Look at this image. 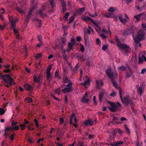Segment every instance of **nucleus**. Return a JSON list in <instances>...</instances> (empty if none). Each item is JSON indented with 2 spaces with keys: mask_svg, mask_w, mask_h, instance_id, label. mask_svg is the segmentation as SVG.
Instances as JSON below:
<instances>
[{
  "mask_svg": "<svg viewBox=\"0 0 146 146\" xmlns=\"http://www.w3.org/2000/svg\"><path fill=\"white\" fill-rule=\"evenodd\" d=\"M106 73L112 82L113 85L117 89H119L120 97L123 103L125 106H127L129 104H132L131 99L129 96H126L123 100L122 98V92L116 82L114 81V79H116L117 77V75L115 72H112L111 69H107L106 72Z\"/></svg>",
  "mask_w": 146,
  "mask_h": 146,
  "instance_id": "nucleus-1",
  "label": "nucleus"
},
{
  "mask_svg": "<svg viewBox=\"0 0 146 146\" xmlns=\"http://www.w3.org/2000/svg\"><path fill=\"white\" fill-rule=\"evenodd\" d=\"M145 33L143 30H140L137 33L136 37L133 38L134 41V45L135 46V49L138 47L141 46V44L139 43V42L141 40L145 39Z\"/></svg>",
  "mask_w": 146,
  "mask_h": 146,
  "instance_id": "nucleus-2",
  "label": "nucleus"
},
{
  "mask_svg": "<svg viewBox=\"0 0 146 146\" xmlns=\"http://www.w3.org/2000/svg\"><path fill=\"white\" fill-rule=\"evenodd\" d=\"M32 6H31L30 11L28 12L25 19V21L26 23H28L29 21L31 16L33 12L36 9V5L35 4H33Z\"/></svg>",
  "mask_w": 146,
  "mask_h": 146,
  "instance_id": "nucleus-3",
  "label": "nucleus"
},
{
  "mask_svg": "<svg viewBox=\"0 0 146 146\" xmlns=\"http://www.w3.org/2000/svg\"><path fill=\"white\" fill-rule=\"evenodd\" d=\"M108 102L111 106L109 108L110 110L111 111L115 112L117 108L121 107V105L118 102H117L116 104L110 102Z\"/></svg>",
  "mask_w": 146,
  "mask_h": 146,
  "instance_id": "nucleus-4",
  "label": "nucleus"
},
{
  "mask_svg": "<svg viewBox=\"0 0 146 146\" xmlns=\"http://www.w3.org/2000/svg\"><path fill=\"white\" fill-rule=\"evenodd\" d=\"M33 80L35 82L38 84V85L37 86V88H39L42 82L43 77L42 75L41 74H40L37 76L35 75L33 76Z\"/></svg>",
  "mask_w": 146,
  "mask_h": 146,
  "instance_id": "nucleus-5",
  "label": "nucleus"
},
{
  "mask_svg": "<svg viewBox=\"0 0 146 146\" xmlns=\"http://www.w3.org/2000/svg\"><path fill=\"white\" fill-rule=\"evenodd\" d=\"M2 79L3 80L4 82L10 85H12L14 82L13 79L8 74H6L3 76Z\"/></svg>",
  "mask_w": 146,
  "mask_h": 146,
  "instance_id": "nucleus-6",
  "label": "nucleus"
},
{
  "mask_svg": "<svg viewBox=\"0 0 146 146\" xmlns=\"http://www.w3.org/2000/svg\"><path fill=\"white\" fill-rule=\"evenodd\" d=\"M117 45L118 48L121 50H123L127 49V52L128 53L130 51V47L127 46L126 44L119 43H117Z\"/></svg>",
  "mask_w": 146,
  "mask_h": 146,
  "instance_id": "nucleus-7",
  "label": "nucleus"
},
{
  "mask_svg": "<svg viewBox=\"0 0 146 146\" xmlns=\"http://www.w3.org/2000/svg\"><path fill=\"white\" fill-rule=\"evenodd\" d=\"M70 125H72L75 127H77V119L75 117V115L73 113L70 117Z\"/></svg>",
  "mask_w": 146,
  "mask_h": 146,
  "instance_id": "nucleus-8",
  "label": "nucleus"
},
{
  "mask_svg": "<svg viewBox=\"0 0 146 146\" xmlns=\"http://www.w3.org/2000/svg\"><path fill=\"white\" fill-rule=\"evenodd\" d=\"M45 8L46 6L44 5H42L41 9L36 11L37 13L40 15V16L42 18H45L46 17V14L43 13V12L45 11Z\"/></svg>",
  "mask_w": 146,
  "mask_h": 146,
  "instance_id": "nucleus-9",
  "label": "nucleus"
},
{
  "mask_svg": "<svg viewBox=\"0 0 146 146\" xmlns=\"http://www.w3.org/2000/svg\"><path fill=\"white\" fill-rule=\"evenodd\" d=\"M125 18L123 19V16L122 15H119V18L120 21L124 24L129 20V17L126 14H125Z\"/></svg>",
  "mask_w": 146,
  "mask_h": 146,
  "instance_id": "nucleus-10",
  "label": "nucleus"
},
{
  "mask_svg": "<svg viewBox=\"0 0 146 146\" xmlns=\"http://www.w3.org/2000/svg\"><path fill=\"white\" fill-rule=\"evenodd\" d=\"M72 85L70 84L67 85L66 87L64 88V89H62V92L64 93L70 92L72 90Z\"/></svg>",
  "mask_w": 146,
  "mask_h": 146,
  "instance_id": "nucleus-11",
  "label": "nucleus"
},
{
  "mask_svg": "<svg viewBox=\"0 0 146 146\" xmlns=\"http://www.w3.org/2000/svg\"><path fill=\"white\" fill-rule=\"evenodd\" d=\"M63 82L64 83H68V84H72V83L70 79H69L66 75H64V77L63 78Z\"/></svg>",
  "mask_w": 146,
  "mask_h": 146,
  "instance_id": "nucleus-12",
  "label": "nucleus"
},
{
  "mask_svg": "<svg viewBox=\"0 0 146 146\" xmlns=\"http://www.w3.org/2000/svg\"><path fill=\"white\" fill-rule=\"evenodd\" d=\"M96 123L95 120L92 121V119H88L84 121V123L86 125H93L94 123Z\"/></svg>",
  "mask_w": 146,
  "mask_h": 146,
  "instance_id": "nucleus-13",
  "label": "nucleus"
},
{
  "mask_svg": "<svg viewBox=\"0 0 146 146\" xmlns=\"http://www.w3.org/2000/svg\"><path fill=\"white\" fill-rule=\"evenodd\" d=\"M49 3L50 8V10H48V12L51 13L53 11L54 8V0H49Z\"/></svg>",
  "mask_w": 146,
  "mask_h": 146,
  "instance_id": "nucleus-14",
  "label": "nucleus"
},
{
  "mask_svg": "<svg viewBox=\"0 0 146 146\" xmlns=\"http://www.w3.org/2000/svg\"><path fill=\"white\" fill-rule=\"evenodd\" d=\"M86 79L87 80L84 83H82V84L86 88H87V86L89 85L90 84V79L87 76H86Z\"/></svg>",
  "mask_w": 146,
  "mask_h": 146,
  "instance_id": "nucleus-15",
  "label": "nucleus"
},
{
  "mask_svg": "<svg viewBox=\"0 0 146 146\" xmlns=\"http://www.w3.org/2000/svg\"><path fill=\"white\" fill-rule=\"evenodd\" d=\"M143 15H144V13H141L139 14L135 15L134 18L136 19L137 21H139V20L141 17L143 18H144V17H142Z\"/></svg>",
  "mask_w": 146,
  "mask_h": 146,
  "instance_id": "nucleus-16",
  "label": "nucleus"
},
{
  "mask_svg": "<svg viewBox=\"0 0 146 146\" xmlns=\"http://www.w3.org/2000/svg\"><path fill=\"white\" fill-rule=\"evenodd\" d=\"M138 92L139 93L140 95L141 96V94H143L144 91V88L142 86H140L138 88Z\"/></svg>",
  "mask_w": 146,
  "mask_h": 146,
  "instance_id": "nucleus-17",
  "label": "nucleus"
},
{
  "mask_svg": "<svg viewBox=\"0 0 146 146\" xmlns=\"http://www.w3.org/2000/svg\"><path fill=\"white\" fill-rule=\"evenodd\" d=\"M104 93L105 91L103 90L101 92L99 95V99L100 103H101L102 102Z\"/></svg>",
  "mask_w": 146,
  "mask_h": 146,
  "instance_id": "nucleus-18",
  "label": "nucleus"
},
{
  "mask_svg": "<svg viewBox=\"0 0 146 146\" xmlns=\"http://www.w3.org/2000/svg\"><path fill=\"white\" fill-rule=\"evenodd\" d=\"M25 89L27 91H30L31 90L33 87L31 85L29 84H26L25 85Z\"/></svg>",
  "mask_w": 146,
  "mask_h": 146,
  "instance_id": "nucleus-19",
  "label": "nucleus"
},
{
  "mask_svg": "<svg viewBox=\"0 0 146 146\" xmlns=\"http://www.w3.org/2000/svg\"><path fill=\"white\" fill-rule=\"evenodd\" d=\"M92 21V23L95 25L96 27H95V29L98 32L99 30L100 31V27L98 26L96 22L94 21L92 19V21Z\"/></svg>",
  "mask_w": 146,
  "mask_h": 146,
  "instance_id": "nucleus-20",
  "label": "nucleus"
},
{
  "mask_svg": "<svg viewBox=\"0 0 146 146\" xmlns=\"http://www.w3.org/2000/svg\"><path fill=\"white\" fill-rule=\"evenodd\" d=\"M88 97V95L86 92L84 96L82 98V101L84 102H87L88 101V99H84L85 97L87 98Z\"/></svg>",
  "mask_w": 146,
  "mask_h": 146,
  "instance_id": "nucleus-21",
  "label": "nucleus"
},
{
  "mask_svg": "<svg viewBox=\"0 0 146 146\" xmlns=\"http://www.w3.org/2000/svg\"><path fill=\"white\" fill-rule=\"evenodd\" d=\"M146 54V53L145 52L143 51L141 52L140 54L141 57L143 59V60L145 62H146V57L145 56Z\"/></svg>",
  "mask_w": 146,
  "mask_h": 146,
  "instance_id": "nucleus-22",
  "label": "nucleus"
},
{
  "mask_svg": "<svg viewBox=\"0 0 146 146\" xmlns=\"http://www.w3.org/2000/svg\"><path fill=\"white\" fill-rule=\"evenodd\" d=\"M85 10V8L84 7L79 9L78 10H77L76 11V12L79 14H81Z\"/></svg>",
  "mask_w": 146,
  "mask_h": 146,
  "instance_id": "nucleus-23",
  "label": "nucleus"
},
{
  "mask_svg": "<svg viewBox=\"0 0 146 146\" xmlns=\"http://www.w3.org/2000/svg\"><path fill=\"white\" fill-rule=\"evenodd\" d=\"M116 133H117L115 131V129L112 133V135H111L110 136V138L112 140L114 139L116 135Z\"/></svg>",
  "mask_w": 146,
  "mask_h": 146,
  "instance_id": "nucleus-24",
  "label": "nucleus"
},
{
  "mask_svg": "<svg viewBox=\"0 0 146 146\" xmlns=\"http://www.w3.org/2000/svg\"><path fill=\"white\" fill-rule=\"evenodd\" d=\"M24 100L25 102L28 103H31L33 101L32 99L29 97L25 98Z\"/></svg>",
  "mask_w": 146,
  "mask_h": 146,
  "instance_id": "nucleus-25",
  "label": "nucleus"
},
{
  "mask_svg": "<svg viewBox=\"0 0 146 146\" xmlns=\"http://www.w3.org/2000/svg\"><path fill=\"white\" fill-rule=\"evenodd\" d=\"M74 45H73L72 44H71L70 42H68V50L67 51H68V52H69L70 50L72 49H73Z\"/></svg>",
  "mask_w": 146,
  "mask_h": 146,
  "instance_id": "nucleus-26",
  "label": "nucleus"
},
{
  "mask_svg": "<svg viewBox=\"0 0 146 146\" xmlns=\"http://www.w3.org/2000/svg\"><path fill=\"white\" fill-rule=\"evenodd\" d=\"M82 19L85 21H92V19L88 16H84L82 17Z\"/></svg>",
  "mask_w": 146,
  "mask_h": 146,
  "instance_id": "nucleus-27",
  "label": "nucleus"
},
{
  "mask_svg": "<svg viewBox=\"0 0 146 146\" xmlns=\"http://www.w3.org/2000/svg\"><path fill=\"white\" fill-rule=\"evenodd\" d=\"M102 33L105 34L110 33H111L110 31V29H109V31H107L106 29H103L102 30Z\"/></svg>",
  "mask_w": 146,
  "mask_h": 146,
  "instance_id": "nucleus-28",
  "label": "nucleus"
},
{
  "mask_svg": "<svg viewBox=\"0 0 146 146\" xmlns=\"http://www.w3.org/2000/svg\"><path fill=\"white\" fill-rule=\"evenodd\" d=\"M62 11L63 12H64L66 10V3L64 2H62Z\"/></svg>",
  "mask_w": 146,
  "mask_h": 146,
  "instance_id": "nucleus-29",
  "label": "nucleus"
},
{
  "mask_svg": "<svg viewBox=\"0 0 146 146\" xmlns=\"http://www.w3.org/2000/svg\"><path fill=\"white\" fill-rule=\"evenodd\" d=\"M119 71H125L127 69V68L124 66H121L118 67Z\"/></svg>",
  "mask_w": 146,
  "mask_h": 146,
  "instance_id": "nucleus-30",
  "label": "nucleus"
},
{
  "mask_svg": "<svg viewBox=\"0 0 146 146\" xmlns=\"http://www.w3.org/2000/svg\"><path fill=\"white\" fill-rule=\"evenodd\" d=\"M9 18L11 23H16L17 21L16 20H14L13 17H9Z\"/></svg>",
  "mask_w": 146,
  "mask_h": 146,
  "instance_id": "nucleus-31",
  "label": "nucleus"
},
{
  "mask_svg": "<svg viewBox=\"0 0 146 146\" xmlns=\"http://www.w3.org/2000/svg\"><path fill=\"white\" fill-rule=\"evenodd\" d=\"M115 131L117 133H120V134H122L123 133L122 131L120 129L117 128H116L115 129Z\"/></svg>",
  "mask_w": 146,
  "mask_h": 146,
  "instance_id": "nucleus-32",
  "label": "nucleus"
},
{
  "mask_svg": "<svg viewBox=\"0 0 146 146\" xmlns=\"http://www.w3.org/2000/svg\"><path fill=\"white\" fill-rule=\"evenodd\" d=\"M112 14L110 13H105L104 15V16L106 17L109 18L111 17V15Z\"/></svg>",
  "mask_w": 146,
  "mask_h": 146,
  "instance_id": "nucleus-33",
  "label": "nucleus"
},
{
  "mask_svg": "<svg viewBox=\"0 0 146 146\" xmlns=\"http://www.w3.org/2000/svg\"><path fill=\"white\" fill-rule=\"evenodd\" d=\"M116 10V9L115 7H110L109 9V11L110 12H113Z\"/></svg>",
  "mask_w": 146,
  "mask_h": 146,
  "instance_id": "nucleus-34",
  "label": "nucleus"
},
{
  "mask_svg": "<svg viewBox=\"0 0 146 146\" xmlns=\"http://www.w3.org/2000/svg\"><path fill=\"white\" fill-rule=\"evenodd\" d=\"M100 80H97L96 81V84L97 87L98 88H100Z\"/></svg>",
  "mask_w": 146,
  "mask_h": 146,
  "instance_id": "nucleus-35",
  "label": "nucleus"
},
{
  "mask_svg": "<svg viewBox=\"0 0 146 146\" xmlns=\"http://www.w3.org/2000/svg\"><path fill=\"white\" fill-rule=\"evenodd\" d=\"M141 26L143 29L146 31V23H141Z\"/></svg>",
  "mask_w": 146,
  "mask_h": 146,
  "instance_id": "nucleus-36",
  "label": "nucleus"
},
{
  "mask_svg": "<svg viewBox=\"0 0 146 146\" xmlns=\"http://www.w3.org/2000/svg\"><path fill=\"white\" fill-rule=\"evenodd\" d=\"M5 112V110L3 108H0V115H2Z\"/></svg>",
  "mask_w": 146,
  "mask_h": 146,
  "instance_id": "nucleus-37",
  "label": "nucleus"
},
{
  "mask_svg": "<svg viewBox=\"0 0 146 146\" xmlns=\"http://www.w3.org/2000/svg\"><path fill=\"white\" fill-rule=\"evenodd\" d=\"M69 15V13H66L64 17V19L65 20H67L68 17Z\"/></svg>",
  "mask_w": 146,
  "mask_h": 146,
  "instance_id": "nucleus-38",
  "label": "nucleus"
},
{
  "mask_svg": "<svg viewBox=\"0 0 146 146\" xmlns=\"http://www.w3.org/2000/svg\"><path fill=\"white\" fill-rule=\"evenodd\" d=\"M105 34L102 33L100 35V36L103 39H104L108 37L106 36L105 35Z\"/></svg>",
  "mask_w": 146,
  "mask_h": 146,
  "instance_id": "nucleus-39",
  "label": "nucleus"
},
{
  "mask_svg": "<svg viewBox=\"0 0 146 146\" xmlns=\"http://www.w3.org/2000/svg\"><path fill=\"white\" fill-rule=\"evenodd\" d=\"M116 142L117 144V146H119V145L123 144V142L121 141H119Z\"/></svg>",
  "mask_w": 146,
  "mask_h": 146,
  "instance_id": "nucleus-40",
  "label": "nucleus"
},
{
  "mask_svg": "<svg viewBox=\"0 0 146 146\" xmlns=\"http://www.w3.org/2000/svg\"><path fill=\"white\" fill-rule=\"evenodd\" d=\"M11 29H15V23H11Z\"/></svg>",
  "mask_w": 146,
  "mask_h": 146,
  "instance_id": "nucleus-41",
  "label": "nucleus"
},
{
  "mask_svg": "<svg viewBox=\"0 0 146 146\" xmlns=\"http://www.w3.org/2000/svg\"><path fill=\"white\" fill-rule=\"evenodd\" d=\"M118 120V118L117 117H115L114 116H113L112 121L116 122V121Z\"/></svg>",
  "mask_w": 146,
  "mask_h": 146,
  "instance_id": "nucleus-42",
  "label": "nucleus"
},
{
  "mask_svg": "<svg viewBox=\"0 0 146 146\" xmlns=\"http://www.w3.org/2000/svg\"><path fill=\"white\" fill-rule=\"evenodd\" d=\"M125 128L129 134L130 133V130L128 128L127 125L125 124L124 125Z\"/></svg>",
  "mask_w": 146,
  "mask_h": 146,
  "instance_id": "nucleus-43",
  "label": "nucleus"
},
{
  "mask_svg": "<svg viewBox=\"0 0 146 146\" xmlns=\"http://www.w3.org/2000/svg\"><path fill=\"white\" fill-rule=\"evenodd\" d=\"M36 21L38 22V24H39V27H40L41 26V21L38 19H35Z\"/></svg>",
  "mask_w": 146,
  "mask_h": 146,
  "instance_id": "nucleus-44",
  "label": "nucleus"
},
{
  "mask_svg": "<svg viewBox=\"0 0 146 146\" xmlns=\"http://www.w3.org/2000/svg\"><path fill=\"white\" fill-rule=\"evenodd\" d=\"M18 11L21 13L24 14L25 13L24 11L22 10L21 9L17 7V8Z\"/></svg>",
  "mask_w": 146,
  "mask_h": 146,
  "instance_id": "nucleus-45",
  "label": "nucleus"
},
{
  "mask_svg": "<svg viewBox=\"0 0 146 146\" xmlns=\"http://www.w3.org/2000/svg\"><path fill=\"white\" fill-rule=\"evenodd\" d=\"M20 126L21 127V130H23L26 127V125L25 124H20Z\"/></svg>",
  "mask_w": 146,
  "mask_h": 146,
  "instance_id": "nucleus-46",
  "label": "nucleus"
},
{
  "mask_svg": "<svg viewBox=\"0 0 146 146\" xmlns=\"http://www.w3.org/2000/svg\"><path fill=\"white\" fill-rule=\"evenodd\" d=\"M90 59H88L86 60V65L88 66H89L90 65Z\"/></svg>",
  "mask_w": 146,
  "mask_h": 146,
  "instance_id": "nucleus-47",
  "label": "nucleus"
},
{
  "mask_svg": "<svg viewBox=\"0 0 146 146\" xmlns=\"http://www.w3.org/2000/svg\"><path fill=\"white\" fill-rule=\"evenodd\" d=\"M143 61V59L139 57L138 59V63H142Z\"/></svg>",
  "mask_w": 146,
  "mask_h": 146,
  "instance_id": "nucleus-48",
  "label": "nucleus"
},
{
  "mask_svg": "<svg viewBox=\"0 0 146 146\" xmlns=\"http://www.w3.org/2000/svg\"><path fill=\"white\" fill-rule=\"evenodd\" d=\"M19 129V127L18 125H16L15 127H13L12 128V130L15 129L18 130Z\"/></svg>",
  "mask_w": 146,
  "mask_h": 146,
  "instance_id": "nucleus-49",
  "label": "nucleus"
},
{
  "mask_svg": "<svg viewBox=\"0 0 146 146\" xmlns=\"http://www.w3.org/2000/svg\"><path fill=\"white\" fill-rule=\"evenodd\" d=\"M3 72L5 73H8L10 72L11 70L9 69H7L4 70Z\"/></svg>",
  "mask_w": 146,
  "mask_h": 146,
  "instance_id": "nucleus-50",
  "label": "nucleus"
},
{
  "mask_svg": "<svg viewBox=\"0 0 146 146\" xmlns=\"http://www.w3.org/2000/svg\"><path fill=\"white\" fill-rule=\"evenodd\" d=\"M35 0H32L31 1V6H32V5L33 4H35L36 5V9H37V3H36V2H35Z\"/></svg>",
  "mask_w": 146,
  "mask_h": 146,
  "instance_id": "nucleus-51",
  "label": "nucleus"
},
{
  "mask_svg": "<svg viewBox=\"0 0 146 146\" xmlns=\"http://www.w3.org/2000/svg\"><path fill=\"white\" fill-rule=\"evenodd\" d=\"M88 15L89 16L92 17H95L97 16V14L96 13H95L94 15H92L90 13H88Z\"/></svg>",
  "mask_w": 146,
  "mask_h": 146,
  "instance_id": "nucleus-52",
  "label": "nucleus"
},
{
  "mask_svg": "<svg viewBox=\"0 0 146 146\" xmlns=\"http://www.w3.org/2000/svg\"><path fill=\"white\" fill-rule=\"evenodd\" d=\"M34 121L35 123V125L37 127H39V125L38 123V121L36 119H35L34 120Z\"/></svg>",
  "mask_w": 146,
  "mask_h": 146,
  "instance_id": "nucleus-53",
  "label": "nucleus"
},
{
  "mask_svg": "<svg viewBox=\"0 0 146 146\" xmlns=\"http://www.w3.org/2000/svg\"><path fill=\"white\" fill-rule=\"evenodd\" d=\"M41 55H42L41 54L38 53V54H37L35 56V57L37 59H38V58H39L41 56Z\"/></svg>",
  "mask_w": 146,
  "mask_h": 146,
  "instance_id": "nucleus-54",
  "label": "nucleus"
},
{
  "mask_svg": "<svg viewBox=\"0 0 146 146\" xmlns=\"http://www.w3.org/2000/svg\"><path fill=\"white\" fill-rule=\"evenodd\" d=\"M51 69V66H49L47 69L46 73H50V71Z\"/></svg>",
  "mask_w": 146,
  "mask_h": 146,
  "instance_id": "nucleus-55",
  "label": "nucleus"
},
{
  "mask_svg": "<svg viewBox=\"0 0 146 146\" xmlns=\"http://www.w3.org/2000/svg\"><path fill=\"white\" fill-rule=\"evenodd\" d=\"M75 15L71 16L70 18L69 22L71 23L72 21L74 20Z\"/></svg>",
  "mask_w": 146,
  "mask_h": 146,
  "instance_id": "nucleus-56",
  "label": "nucleus"
},
{
  "mask_svg": "<svg viewBox=\"0 0 146 146\" xmlns=\"http://www.w3.org/2000/svg\"><path fill=\"white\" fill-rule=\"evenodd\" d=\"M64 122V119L63 117H61L60 119V124H61L63 123Z\"/></svg>",
  "mask_w": 146,
  "mask_h": 146,
  "instance_id": "nucleus-57",
  "label": "nucleus"
},
{
  "mask_svg": "<svg viewBox=\"0 0 146 146\" xmlns=\"http://www.w3.org/2000/svg\"><path fill=\"white\" fill-rule=\"evenodd\" d=\"M111 146H117V144L116 141L114 142L113 143H111L110 144Z\"/></svg>",
  "mask_w": 146,
  "mask_h": 146,
  "instance_id": "nucleus-58",
  "label": "nucleus"
},
{
  "mask_svg": "<svg viewBox=\"0 0 146 146\" xmlns=\"http://www.w3.org/2000/svg\"><path fill=\"white\" fill-rule=\"evenodd\" d=\"M116 93L115 92H113L111 94L110 96H112L114 97L116 96Z\"/></svg>",
  "mask_w": 146,
  "mask_h": 146,
  "instance_id": "nucleus-59",
  "label": "nucleus"
},
{
  "mask_svg": "<svg viewBox=\"0 0 146 146\" xmlns=\"http://www.w3.org/2000/svg\"><path fill=\"white\" fill-rule=\"evenodd\" d=\"M59 132H60V130H58L57 131V135H59L60 137H61L63 135V134L61 133H59Z\"/></svg>",
  "mask_w": 146,
  "mask_h": 146,
  "instance_id": "nucleus-60",
  "label": "nucleus"
},
{
  "mask_svg": "<svg viewBox=\"0 0 146 146\" xmlns=\"http://www.w3.org/2000/svg\"><path fill=\"white\" fill-rule=\"evenodd\" d=\"M55 78H57L58 79L60 78V76H59L58 74L56 72H55Z\"/></svg>",
  "mask_w": 146,
  "mask_h": 146,
  "instance_id": "nucleus-61",
  "label": "nucleus"
},
{
  "mask_svg": "<svg viewBox=\"0 0 146 146\" xmlns=\"http://www.w3.org/2000/svg\"><path fill=\"white\" fill-rule=\"evenodd\" d=\"M107 48V46L106 45H104L102 47V49L104 50H106Z\"/></svg>",
  "mask_w": 146,
  "mask_h": 146,
  "instance_id": "nucleus-62",
  "label": "nucleus"
},
{
  "mask_svg": "<svg viewBox=\"0 0 146 146\" xmlns=\"http://www.w3.org/2000/svg\"><path fill=\"white\" fill-rule=\"evenodd\" d=\"M71 42L72 44H73V45H74L75 42V39L74 38H72L71 39Z\"/></svg>",
  "mask_w": 146,
  "mask_h": 146,
  "instance_id": "nucleus-63",
  "label": "nucleus"
},
{
  "mask_svg": "<svg viewBox=\"0 0 146 146\" xmlns=\"http://www.w3.org/2000/svg\"><path fill=\"white\" fill-rule=\"evenodd\" d=\"M55 144H56V146H63V144L61 143H59V142H55Z\"/></svg>",
  "mask_w": 146,
  "mask_h": 146,
  "instance_id": "nucleus-64",
  "label": "nucleus"
}]
</instances>
